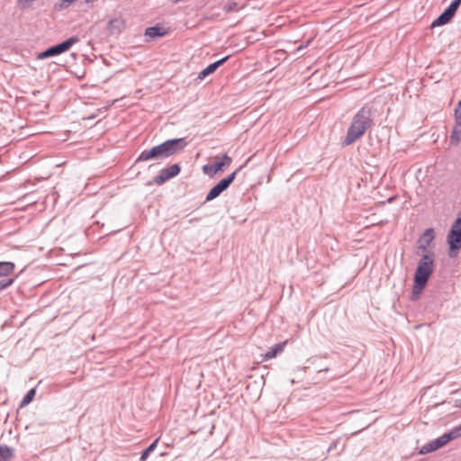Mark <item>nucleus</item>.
I'll return each instance as SVG.
<instances>
[{
    "label": "nucleus",
    "mask_w": 461,
    "mask_h": 461,
    "mask_svg": "<svg viewBox=\"0 0 461 461\" xmlns=\"http://www.w3.org/2000/svg\"><path fill=\"white\" fill-rule=\"evenodd\" d=\"M186 145L187 142L184 138L167 140L149 149L142 150L135 163L144 162L150 159H166L182 150Z\"/></svg>",
    "instance_id": "f257e3e1"
},
{
    "label": "nucleus",
    "mask_w": 461,
    "mask_h": 461,
    "mask_svg": "<svg viewBox=\"0 0 461 461\" xmlns=\"http://www.w3.org/2000/svg\"><path fill=\"white\" fill-rule=\"evenodd\" d=\"M373 124V112L370 107H362L353 117L347 136L343 141L345 146L360 139Z\"/></svg>",
    "instance_id": "f03ea898"
},
{
    "label": "nucleus",
    "mask_w": 461,
    "mask_h": 461,
    "mask_svg": "<svg viewBox=\"0 0 461 461\" xmlns=\"http://www.w3.org/2000/svg\"><path fill=\"white\" fill-rule=\"evenodd\" d=\"M435 254L428 252L418 263L414 274V283L417 290H423L434 270Z\"/></svg>",
    "instance_id": "7ed1b4c3"
},
{
    "label": "nucleus",
    "mask_w": 461,
    "mask_h": 461,
    "mask_svg": "<svg viewBox=\"0 0 461 461\" xmlns=\"http://www.w3.org/2000/svg\"><path fill=\"white\" fill-rule=\"evenodd\" d=\"M447 240L449 246L448 256L453 258L456 257L458 251L461 249V213L453 222Z\"/></svg>",
    "instance_id": "20e7f679"
},
{
    "label": "nucleus",
    "mask_w": 461,
    "mask_h": 461,
    "mask_svg": "<svg viewBox=\"0 0 461 461\" xmlns=\"http://www.w3.org/2000/svg\"><path fill=\"white\" fill-rule=\"evenodd\" d=\"M79 39L77 36L70 37L68 40L59 43L57 45L51 46L41 51L38 54L37 58L39 59H44L50 57H54L59 54H62L68 51L75 43H77Z\"/></svg>",
    "instance_id": "39448f33"
},
{
    "label": "nucleus",
    "mask_w": 461,
    "mask_h": 461,
    "mask_svg": "<svg viewBox=\"0 0 461 461\" xmlns=\"http://www.w3.org/2000/svg\"><path fill=\"white\" fill-rule=\"evenodd\" d=\"M239 169L229 175L228 176L222 178L218 184H216L207 194L205 201L209 202L215 198H217L223 191H225L230 184L234 181Z\"/></svg>",
    "instance_id": "423d86ee"
},
{
    "label": "nucleus",
    "mask_w": 461,
    "mask_h": 461,
    "mask_svg": "<svg viewBox=\"0 0 461 461\" xmlns=\"http://www.w3.org/2000/svg\"><path fill=\"white\" fill-rule=\"evenodd\" d=\"M181 171V167L178 164H173L169 167L162 168L158 175L154 177V182L158 185H163L165 182L177 176Z\"/></svg>",
    "instance_id": "0eeeda50"
},
{
    "label": "nucleus",
    "mask_w": 461,
    "mask_h": 461,
    "mask_svg": "<svg viewBox=\"0 0 461 461\" xmlns=\"http://www.w3.org/2000/svg\"><path fill=\"white\" fill-rule=\"evenodd\" d=\"M231 162V158L227 154H223L221 160L215 161L212 164L204 165L203 167V171L204 174L213 176L217 172L221 171L223 167H229Z\"/></svg>",
    "instance_id": "6e6552de"
},
{
    "label": "nucleus",
    "mask_w": 461,
    "mask_h": 461,
    "mask_svg": "<svg viewBox=\"0 0 461 461\" xmlns=\"http://www.w3.org/2000/svg\"><path fill=\"white\" fill-rule=\"evenodd\" d=\"M435 232L432 228L427 229L418 239V249L422 252L428 250V247L433 242Z\"/></svg>",
    "instance_id": "1a4fd4ad"
},
{
    "label": "nucleus",
    "mask_w": 461,
    "mask_h": 461,
    "mask_svg": "<svg viewBox=\"0 0 461 461\" xmlns=\"http://www.w3.org/2000/svg\"><path fill=\"white\" fill-rule=\"evenodd\" d=\"M447 440H445L444 435L438 437V438L429 442L428 444H425L421 447L420 449V454L425 455L428 453H430L432 451L438 450V448L442 447L447 444Z\"/></svg>",
    "instance_id": "9d476101"
},
{
    "label": "nucleus",
    "mask_w": 461,
    "mask_h": 461,
    "mask_svg": "<svg viewBox=\"0 0 461 461\" xmlns=\"http://www.w3.org/2000/svg\"><path fill=\"white\" fill-rule=\"evenodd\" d=\"M230 56H226L212 64H210L207 68L203 69L199 75L198 79H203L210 74L213 73L220 66H221L224 62L229 59Z\"/></svg>",
    "instance_id": "9b49d317"
},
{
    "label": "nucleus",
    "mask_w": 461,
    "mask_h": 461,
    "mask_svg": "<svg viewBox=\"0 0 461 461\" xmlns=\"http://www.w3.org/2000/svg\"><path fill=\"white\" fill-rule=\"evenodd\" d=\"M167 33V31L160 26L159 24H157L152 27H149L145 30V36L149 37V39H155L157 37H162Z\"/></svg>",
    "instance_id": "f8f14e48"
},
{
    "label": "nucleus",
    "mask_w": 461,
    "mask_h": 461,
    "mask_svg": "<svg viewBox=\"0 0 461 461\" xmlns=\"http://www.w3.org/2000/svg\"><path fill=\"white\" fill-rule=\"evenodd\" d=\"M453 17L454 15L451 13H449L447 9H445L444 12L432 22L431 27L434 28L438 26H443L448 23Z\"/></svg>",
    "instance_id": "ddd939ff"
},
{
    "label": "nucleus",
    "mask_w": 461,
    "mask_h": 461,
    "mask_svg": "<svg viewBox=\"0 0 461 461\" xmlns=\"http://www.w3.org/2000/svg\"><path fill=\"white\" fill-rule=\"evenodd\" d=\"M14 449L0 444V461H10L14 456Z\"/></svg>",
    "instance_id": "4468645a"
},
{
    "label": "nucleus",
    "mask_w": 461,
    "mask_h": 461,
    "mask_svg": "<svg viewBox=\"0 0 461 461\" xmlns=\"http://www.w3.org/2000/svg\"><path fill=\"white\" fill-rule=\"evenodd\" d=\"M14 264L12 262L3 261L0 262V276H6L13 273L14 270Z\"/></svg>",
    "instance_id": "2eb2a0df"
},
{
    "label": "nucleus",
    "mask_w": 461,
    "mask_h": 461,
    "mask_svg": "<svg viewBox=\"0 0 461 461\" xmlns=\"http://www.w3.org/2000/svg\"><path fill=\"white\" fill-rule=\"evenodd\" d=\"M461 141V125L455 123L450 135V143L457 145Z\"/></svg>",
    "instance_id": "dca6fc26"
},
{
    "label": "nucleus",
    "mask_w": 461,
    "mask_h": 461,
    "mask_svg": "<svg viewBox=\"0 0 461 461\" xmlns=\"http://www.w3.org/2000/svg\"><path fill=\"white\" fill-rule=\"evenodd\" d=\"M445 437V440L448 443L449 441L456 439L461 436V424L454 429H452L449 432L443 434Z\"/></svg>",
    "instance_id": "f3484780"
},
{
    "label": "nucleus",
    "mask_w": 461,
    "mask_h": 461,
    "mask_svg": "<svg viewBox=\"0 0 461 461\" xmlns=\"http://www.w3.org/2000/svg\"><path fill=\"white\" fill-rule=\"evenodd\" d=\"M158 438L155 439L146 449L141 452L140 461H146L158 446Z\"/></svg>",
    "instance_id": "a211bd4d"
},
{
    "label": "nucleus",
    "mask_w": 461,
    "mask_h": 461,
    "mask_svg": "<svg viewBox=\"0 0 461 461\" xmlns=\"http://www.w3.org/2000/svg\"><path fill=\"white\" fill-rule=\"evenodd\" d=\"M283 348H284V346L282 344L276 345L275 348H271L265 354L264 359L268 360V359L275 357L276 356L277 352H280L283 350Z\"/></svg>",
    "instance_id": "6ab92c4d"
},
{
    "label": "nucleus",
    "mask_w": 461,
    "mask_h": 461,
    "mask_svg": "<svg viewBox=\"0 0 461 461\" xmlns=\"http://www.w3.org/2000/svg\"><path fill=\"white\" fill-rule=\"evenodd\" d=\"M35 395V389H31L26 394L25 396L23 397V401H22V403H21V406H24V405H27L29 404L33 397Z\"/></svg>",
    "instance_id": "aec40b11"
},
{
    "label": "nucleus",
    "mask_w": 461,
    "mask_h": 461,
    "mask_svg": "<svg viewBox=\"0 0 461 461\" xmlns=\"http://www.w3.org/2000/svg\"><path fill=\"white\" fill-rule=\"evenodd\" d=\"M460 4H461V0H454L446 9L449 13H451L453 15H455Z\"/></svg>",
    "instance_id": "412c9836"
},
{
    "label": "nucleus",
    "mask_w": 461,
    "mask_h": 461,
    "mask_svg": "<svg viewBox=\"0 0 461 461\" xmlns=\"http://www.w3.org/2000/svg\"><path fill=\"white\" fill-rule=\"evenodd\" d=\"M455 123L461 125V100L457 103L455 109Z\"/></svg>",
    "instance_id": "4be33fe9"
},
{
    "label": "nucleus",
    "mask_w": 461,
    "mask_h": 461,
    "mask_svg": "<svg viewBox=\"0 0 461 461\" xmlns=\"http://www.w3.org/2000/svg\"><path fill=\"white\" fill-rule=\"evenodd\" d=\"M76 1L77 0H61L58 5H56V8L59 10L67 9Z\"/></svg>",
    "instance_id": "5701e85b"
},
{
    "label": "nucleus",
    "mask_w": 461,
    "mask_h": 461,
    "mask_svg": "<svg viewBox=\"0 0 461 461\" xmlns=\"http://www.w3.org/2000/svg\"><path fill=\"white\" fill-rule=\"evenodd\" d=\"M238 4L234 1H229L225 4L223 10L227 13H230L237 10Z\"/></svg>",
    "instance_id": "b1692460"
},
{
    "label": "nucleus",
    "mask_w": 461,
    "mask_h": 461,
    "mask_svg": "<svg viewBox=\"0 0 461 461\" xmlns=\"http://www.w3.org/2000/svg\"><path fill=\"white\" fill-rule=\"evenodd\" d=\"M14 278H7V279L0 280V292L3 291L4 289L7 288L8 286H10L14 283Z\"/></svg>",
    "instance_id": "393cba45"
},
{
    "label": "nucleus",
    "mask_w": 461,
    "mask_h": 461,
    "mask_svg": "<svg viewBox=\"0 0 461 461\" xmlns=\"http://www.w3.org/2000/svg\"><path fill=\"white\" fill-rule=\"evenodd\" d=\"M120 23H121V22L118 19L111 20L109 22L108 29L110 30L111 32H113L115 29H117L119 31Z\"/></svg>",
    "instance_id": "a878e982"
},
{
    "label": "nucleus",
    "mask_w": 461,
    "mask_h": 461,
    "mask_svg": "<svg viewBox=\"0 0 461 461\" xmlns=\"http://www.w3.org/2000/svg\"><path fill=\"white\" fill-rule=\"evenodd\" d=\"M422 290H417L415 287V283L413 284L412 293H411V299L417 300Z\"/></svg>",
    "instance_id": "bb28decb"
},
{
    "label": "nucleus",
    "mask_w": 461,
    "mask_h": 461,
    "mask_svg": "<svg viewBox=\"0 0 461 461\" xmlns=\"http://www.w3.org/2000/svg\"><path fill=\"white\" fill-rule=\"evenodd\" d=\"M339 441H340L339 438L333 440L332 443L328 447V451L330 452V451H332L333 449H336L338 447V445L339 444Z\"/></svg>",
    "instance_id": "cd10ccee"
},
{
    "label": "nucleus",
    "mask_w": 461,
    "mask_h": 461,
    "mask_svg": "<svg viewBox=\"0 0 461 461\" xmlns=\"http://www.w3.org/2000/svg\"><path fill=\"white\" fill-rule=\"evenodd\" d=\"M455 406L458 407V408H461V399H456L455 401Z\"/></svg>",
    "instance_id": "c85d7f7f"
},
{
    "label": "nucleus",
    "mask_w": 461,
    "mask_h": 461,
    "mask_svg": "<svg viewBox=\"0 0 461 461\" xmlns=\"http://www.w3.org/2000/svg\"><path fill=\"white\" fill-rule=\"evenodd\" d=\"M344 447H345V444H343V445H342V447H340L339 452H340V451H342V450L344 449Z\"/></svg>",
    "instance_id": "c756f323"
},
{
    "label": "nucleus",
    "mask_w": 461,
    "mask_h": 461,
    "mask_svg": "<svg viewBox=\"0 0 461 461\" xmlns=\"http://www.w3.org/2000/svg\"><path fill=\"white\" fill-rule=\"evenodd\" d=\"M194 221H196V219H191V220H189V222H193Z\"/></svg>",
    "instance_id": "7c9ffc66"
},
{
    "label": "nucleus",
    "mask_w": 461,
    "mask_h": 461,
    "mask_svg": "<svg viewBox=\"0 0 461 461\" xmlns=\"http://www.w3.org/2000/svg\"><path fill=\"white\" fill-rule=\"evenodd\" d=\"M329 368H325V369H322V371H328ZM320 372H321V370H320Z\"/></svg>",
    "instance_id": "2f4dec72"
}]
</instances>
